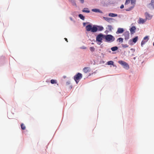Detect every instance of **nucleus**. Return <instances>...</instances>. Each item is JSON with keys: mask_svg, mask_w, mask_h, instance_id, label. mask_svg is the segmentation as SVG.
Segmentation results:
<instances>
[{"mask_svg": "<svg viewBox=\"0 0 154 154\" xmlns=\"http://www.w3.org/2000/svg\"><path fill=\"white\" fill-rule=\"evenodd\" d=\"M153 46H154V42L153 43Z\"/></svg>", "mask_w": 154, "mask_h": 154, "instance_id": "nucleus-36", "label": "nucleus"}, {"mask_svg": "<svg viewBox=\"0 0 154 154\" xmlns=\"http://www.w3.org/2000/svg\"><path fill=\"white\" fill-rule=\"evenodd\" d=\"M124 32V29L123 28H119L118 29L117 31L116 32L117 34L119 33H122Z\"/></svg>", "mask_w": 154, "mask_h": 154, "instance_id": "nucleus-12", "label": "nucleus"}, {"mask_svg": "<svg viewBox=\"0 0 154 154\" xmlns=\"http://www.w3.org/2000/svg\"><path fill=\"white\" fill-rule=\"evenodd\" d=\"M123 38H120L117 39V41L120 43H122L123 41Z\"/></svg>", "mask_w": 154, "mask_h": 154, "instance_id": "nucleus-25", "label": "nucleus"}, {"mask_svg": "<svg viewBox=\"0 0 154 154\" xmlns=\"http://www.w3.org/2000/svg\"><path fill=\"white\" fill-rule=\"evenodd\" d=\"M104 38L106 42H113L115 40V38L111 35H104Z\"/></svg>", "mask_w": 154, "mask_h": 154, "instance_id": "nucleus-3", "label": "nucleus"}, {"mask_svg": "<svg viewBox=\"0 0 154 154\" xmlns=\"http://www.w3.org/2000/svg\"><path fill=\"white\" fill-rule=\"evenodd\" d=\"M90 49L91 51L93 52L95 50V48L93 47H91L90 48Z\"/></svg>", "mask_w": 154, "mask_h": 154, "instance_id": "nucleus-28", "label": "nucleus"}, {"mask_svg": "<svg viewBox=\"0 0 154 154\" xmlns=\"http://www.w3.org/2000/svg\"><path fill=\"white\" fill-rule=\"evenodd\" d=\"M107 64L108 65H112L113 66H115L114 65V62L112 61H108L107 62Z\"/></svg>", "mask_w": 154, "mask_h": 154, "instance_id": "nucleus-19", "label": "nucleus"}, {"mask_svg": "<svg viewBox=\"0 0 154 154\" xmlns=\"http://www.w3.org/2000/svg\"><path fill=\"white\" fill-rule=\"evenodd\" d=\"M70 19L71 20H72V18H70Z\"/></svg>", "mask_w": 154, "mask_h": 154, "instance_id": "nucleus-34", "label": "nucleus"}, {"mask_svg": "<svg viewBox=\"0 0 154 154\" xmlns=\"http://www.w3.org/2000/svg\"><path fill=\"white\" fill-rule=\"evenodd\" d=\"M118 49V48L117 47L115 46L111 48V50H112V51H114L117 50Z\"/></svg>", "mask_w": 154, "mask_h": 154, "instance_id": "nucleus-21", "label": "nucleus"}, {"mask_svg": "<svg viewBox=\"0 0 154 154\" xmlns=\"http://www.w3.org/2000/svg\"><path fill=\"white\" fill-rule=\"evenodd\" d=\"M21 128L22 129L24 130L26 129V127L23 124H22L20 125Z\"/></svg>", "mask_w": 154, "mask_h": 154, "instance_id": "nucleus-22", "label": "nucleus"}, {"mask_svg": "<svg viewBox=\"0 0 154 154\" xmlns=\"http://www.w3.org/2000/svg\"><path fill=\"white\" fill-rule=\"evenodd\" d=\"M51 82L52 84H56L57 83L56 80L54 79H51Z\"/></svg>", "mask_w": 154, "mask_h": 154, "instance_id": "nucleus-26", "label": "nucleus"}, {"mask_svg": "<svg viewBox=\"0 0 154 154\" xmlns=\"http://www.w3.org/2000/svg\"><path fill=\"white\" fill-rule=\"evenodd\" d=\"M118 62L119 64L122 66L125 69L128 70L129 69V65L125 62L121 60L119 61Z\"/></svg>", "mask_w": 154, "mask_h": 154, "instance_id": "nucleus-4", "label": "nucleus"}, {"mask_svg": "<svg viewBox=\"0 0 154 154\" xmlns=\"http://www.w3.org/2000/svg\"><path fill=\"white\" fill-rule=\"evenodd\" d=\"M125 39H128L129 37V33L128 32H125L124 34Z\"/></svg>", "mask_w": 154, "mask_h": 154, "instance_id": "nucleus-10", "label": "nucleus"}, {"mask_svg": "<svg viewBox=\"0 0 154 154\" xmlns=\"http://www.w3.org/2000/svg\"><path fill=\"white\" fill-rule=\"evenodd\" d=\"M103 18L109 23H111V21L113 20V19L112 18L105 17H103Z\"/></svg>", "mask_w": 154, "mask_h": 154, "instance_id": "nucleus-11", "label": "nucleus"}, {"mask_svg": "<svg viewBox=\"0 0 154 154\" xmlns=\"http://www.w3.org/2000/svg\"><path fill=\"white\" fill-rule=\"evenodd\" d=\"M124 8V6L123 5H122L120 6V8L121 9L123 8Z\"/></svg>", "mask_w": 154, "mask_h": 154, "instance_id": "nucleus-31", "label": "nucleus"}, {"mask_svg": "<svg viewBox=\"0 0 154 154\" xmlns=\"http://www.w3.org/2000/svg\"><path fill=\"white\" fill-rule=\"evenodd\" d=\"M64 39L65 40V41H66L67 42H68V40H67V39L66 38H64Z\"/></svg>", "mask_w": 154, "mask_h": 154, "instance_id": "nucleus-33", "label": "nucleus"}, {"mask_svg": "<svg viewBox=\"0 0 154 154\" xmlns=\"http://www.w3.org/2000/svg\"><path fill=\"white\" fill-rule=\"evenodd\" d=\"M85 23H83V24H84V25H85Z\"/></svg>", "mask_w": 154, "mask_h": 154, "instance_id": "nucleus-35", "label": "nucleus"}, {"mask_svg": "<svg viewBox=\"0 0 154 154\" xmlns=\"http://www.w3.org/2000/svg\"><path fill=\"white\" fill-rule=\"evenodd\" d=\"M146 18L148 20L150 19L152 17V16L148 13L146 14Z\"/></svg>", "mask_w": 154, "mask_h": 154, "instance_id": "nucleus-18", "label": "nucleus"}, {"mask_svg": "<svg viewBox=\"0 0 154 154\" xmlns=\"http://www.w3.org/2000/svg\"><path fill=\"white\" fill-rule=\"evenodd\" d=\"M144 40H146V41H147L149 39L148 37V36H146L144 37L143 39Z\"/></svg>", "mask_w": 154, "mask_h": 154, "instance_id": "nucleus-29", "label": "nucleus"}, {"mask_svg": "<svg viewBox=\"0 0 154 154\" xmlns=\"http://www.w3.org/2000/svg\"><path fill=\"white\" fill-rule=\"evenodd\" d=\"M138 39V37L136 36L133 39V41L134 43H135L137 41Z\"/></svg>", "mask_w": 154, "mask_h": 154, "instance_id": "nucleus-24", "label": "nucleus"}, {"mask_svg": "<svg viewBox=\"0 0 154 154\" xmlns=\"http://www.w3.org/2000/svg\"><path fill=\"white\" fill-rule=\"evenodd\" d=\"M109 16L111 17H116L117 16V14H116L113 13H109Z\"/></svg>", "mask_w": 154, "mask_h": 154, "instance_id": "nucleus-17", "label": "nucleus"}, {"mask_svg": "<svg viewBox=\"0 0 154 154\" xmlns=\"http://www.w3.org/2000/svg\"><path fill=\"white\" fill-rule=\"evenodd\" d=\"M131 1L130 6L128 9L126 10L127 11H130L132 10L134 8L135 5L136 0H126L125 3V6L126 7H128L129 5H128L130 4Z\"/></svg>", "mask_w": 154, "mask_h": 154, "instance_id": "nucleus-1", "label": "nucleus"}, {"mask_svg": "<svg viewBox=\"0 0 154 154\" xmlns=\"http://www.w3.org/2000/svg\"><path fill=\"white\" fill-rule=\"evenodd\" d=\"M79 16L80 18L81 19H82L83 20H84L85 17L82 14H79Z\"/></svg>", "mask_w": 154, "mask_h": 154, "instance_id": "nucleus-23", "label": "nucleus"}, {"mask_svg": "<svg viewBox=\"0 0 154 154\" xmlns=\"http://www.w3.org/2000/svg\"><path fill=\"white\" fill-rule=\"evenodd\" d=\"M82 48V49H86V47H82V48Z\"/></svg>", "mask_w": 154, "mask_h": 154, "instance_id": "nucleus-32", "label": "nucleus"}, {"mask_svg": "<svg viewBox=\"0 0 154 154\" xmlns=\"http://www.w3.org/2000/svg\"><path fill=\"white\" fill-rule=\"evenodd\" d=\"M108 29L109 31H111L112 29V26L111 25H108L107 26Z\"/></svg>", "mask_w": 154, "mask_h": 154, "instance_id": "nucleus-27", "label": "nucleus"}, {"mask_svg": "<svg viewBox=\"0 0 154 154\" xmlns=\"http://www.w3.org/2000/svg\"><path fill=\"white\" fill-rule=\"evenodd\" d=\"M149 7L151 8H154V0H151L150 3L149 4Z\"/></svg>", "mask_w": 154, "mask_h": 154, "instance_id": "nucleus-8", "label": "nucleus"}, {"mask_svg": "<svg viewBox=\"0 0 154 154\" xmlns=\"http://www.w3.org/2000/svg\"><path fill=\"white\" fill-rule=\"evenodd\" d=\"M88 9L87 8H85L82 10V11L84 12L89 13L90 12L89 10H88Z\"/></svg>", "mask_w": 154, "mask_h": 154, "instance_id": "nucleus-20", "label": "nucleus"}, {"mask_svg": "<svg viewBox=\"0 0 154 154\" xmlns=\"http://www.w3.org/2000/svg\"><path fill=\"white\" fill-rule=\"evenodd\" d=\"M103 38H104V35L101 34H99L96 37V41L100 42H102Z\"/></svg>", "mask_w": 154, "mask_h": 154, "instance_id": "nucleus-6", "label": "nucleus"}, {"mask_svg": "<svg viewBox=\"0 0 154 154\" xmlns=\"http://www.w3.org/2000/svg\"><path fill=\"white\" fill-rule=\"evenodd\" d=\"M83 71L85 73H88L90 71V69L89 67H85L83 69Z\"/></svg>", "mask_w": 154, "mask_h": 154, "instance_id": "nucleus-9", "label": "nucleus"}, {"mask_svg": "<svg viewBox=\"0 0 154 154\" xmlns=\"http://www.w3.org/2000/svg\"><path fill=\"white\" fill-rule=\"evenodd\" d=\"M146 21V20L143 19L142 18H140L139 19V21L138 22L139 23H143Z\"/></svg>", "mask_w": 154, "mask_h": 154, "instance_id": "nucleus-14", "label": "nucleus"}, {"mask_svg": "<svg viewBox=\"0 0 154 154\" xmlns=\"http://www.w3.org/2000/svg\"><path fill=\"white\" fill-rule=\"evenodd\" d=\"M136 28L134 26H133L130 29V31L131 34H133L135 33Z\"/></svg>", "mask_w": 154, "mask_h": 154, "instance_id": "nucleus-7", "label": "nucleus"}, {"mask_svg": "<svg viewBox=\"0 0 154 154\" xmlns=\"http://www.w3.org/2000/svg\"><path fill=\"white\" fill-rule=\"evenodd\" d=\"M147 42V41H146L143 40V41H142L141 43V45H142L144 44Z\"/></svg>", "mask_w": 154, "mask_h": 154, "instance_id": "nucleus-30", "label": "nucleus"}, {"mask_svg": "<svg viewBox=\"0 0 154 154\" xmlns=\"http://www.w3.org/2000/svg\"><path fill=\"white\" fill-rule=\"evenodd\" d=\"M82 75L80 73H78L74 76V79L77 84L79 82V80L82 78Z\"/></svg>", "mask_w": 154, "mask_h": 154, "instance_id": "nucleus-5", "label": "nucleus"}, {"mask_svg": "<svg viewBox=\"0 0 154 154\" xmlns=\"http://www.w3.org/2000/svg\"><path fill=\"white\" fill-rule=\"evenodd\" d=\"M92 11L96 12V13H102V11L98 9H92Z\"/></svg>", "mask_w": 154, "mask_h": 154, "instance_id": "nucleus-13", "label": "nucleus"}, {"mask_svg": "<svg viewBox=\"0 0 154 154\" xmlns=\"http://www.w3.org/2000/svg\"><path fill=\"white\" fill-rule=\"evenodd\" d=\"M69 1L72 3V5L75 7L77 6L76 4L75 0H69Z\"/></svg>", "mask_w": 154, "mask_h": 154, "instance_id": "nucleus-15", "label": "nucleus"}, {"mask_svg": "<svg viewBox=\"0 0 154 154\" xmlns=\"http://www.w3.org/2000/svg\"><path fill=\"white\" fill-rule=\"evenodd\" d=\"M86 29L87 31H91L92 32H95L97 31V27L93 26L92 27V26L89 24L86 26Z\"/></svg>", "mask_w": 154, "mask_h": 154, "instance_id": "nucleus-2", "label": "nucleus"}, {"mask_svg": "<svg viewBox=\"0 0 154 154\" xmlns=\"http://www.w3.org/2000/svg\"><path fill=\"white\" fill-rule=\"evenodd\" d=\"M97 30L101 31H102L103 29V27L102 26H97Z\"/></svg>", "mask_w": 154, "mask_h": 154, "instance_id": "nucleus-16", "label": "nucleus"}]
</instances>
